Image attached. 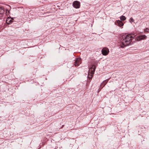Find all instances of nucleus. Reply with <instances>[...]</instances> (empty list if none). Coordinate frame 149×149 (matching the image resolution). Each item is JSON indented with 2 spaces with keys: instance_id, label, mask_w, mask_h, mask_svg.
<instances>
[{
  "instance_id": "obj_7",
  "label": "nucleus",
  "mask_w": 149,
  "mask_h": 149,
  "mask_svg": "<svg viewBox=\"0 0 149 149\" xmlns=\"http://www.w3.org/2000/svg\"><path fill=\"white\" fill-rule=\"evenodd\" d=\"M6 22L8 24H10V23H12L13 22V19H10V18H7Z\"/></svg>"
},
{
  "instance_id": "obj_6",
  "label": "nucleus",
  "mask_w": 149,
  "mask_h": 149,
  "mask_svg": "<svg viewBox=\"0 0 149 149\" xmlns=\"http://www.w3.org/2000/svg\"><path fill=\"white\" fill-rule=\"evenodd\" d=\"M146 37L145 35H141L137 36L136 37V39L138 41H140L142 40L146 39Z\"/></svg>"
},
{
  "instance_id": "obj_4",
  "label": "nucleus",
  "mask_w": 149,
  "mask_h": 149,
  "mask_svg": "<svg viewBox=\"0 0 149 149\" xmlns=\"http://www.w3.org/2000/svg\"><path fill=\"white\" fill-rule=\"evenodd\" d=\"M102 54L104 56L107 55L109 52V50L107 48H104L102 50Z\"/></svg>"
},
{
  "instance_id": "obj_1",
  "label": "nucleus",
  "mask_w": 149,
  "mask_h": 149,
  "mask_svg": "<svg viewBox=\"0 0 149 149\" xmlns=\"http://www.w3.org/2000/svg\"><path fill=\"white\" fill-rule=\"evenodd\" d=\"M134 35L129 34L122 36L120 39V47L124 48V47L132 45L134 42L132 41L134 39Z\"/></svg>"
},
{
  "instance_id": "obj_5",
  "label": "nucleus",
  "mask_w": 149,
  "mask_h": 149,
  "mask_svg": "<svg viewBox=\"0 0 149 149\" xmlns=\"http://www.w3.org/2000/svg\"><path fill=\"white\" fill-rule=\"evenodd\" d=\"M81 63L80 58H76L74 62V65L76 67L78 66Z\"/></svg>"
},
{
  "instance_id": "obj_9",
  "label": "nucleus",
  "mask_w": 149,
  "mask_h": 149,
  "mask_svg": "<svg viewBox=\"0 0 149 149\" xmlns=\"http://www.w3.org/2000/svg\"><path fill=\"white\" fill-rule=\"evenodd\" d=\"M4 12V10L2 8H0V14H3Z\"/></svg>"
},
{
  "instance_id": "obj_12",
  "label": "nucleus",
  "mask_w": 149,
  "mask_h": 149,
  "mask_svg": "<svg viewBox=\"0 0 149 149\" xmlns=\"http://www.w3.org/2000/svg\"><path fill=\"white\" fill-rule=\"evenodd\" d=\"M148 30L149 29L148 28H146L145 29L144 31L146 32H149Z\"/></svg>"
},
{
  "instance_id": "obj_11",
  "label": "nucleus",
  "mask_w": 149,
  "mask_h": 149,
  "mask_svg": "<svg viewBox=\"0 0 149 149\" xmlns=\"http://www.w3.org/2000/svg\"><path fill=\"white\" fill-rule=\"evenodd\" d=\"M130 22L132 23L134 21V20L132 17H131L130 19Z\"/></svg>"
},
{
  "instance_id": "obj_3",
  "label": "nucleus",
  "mask_w": 149,
  "mask_h": 149,
  "mask_svg": "<svg viewBox=\"0 0 149 149\" xmlns=\"http://www.w3.org/2000/svg\"><path fill=\"white\" fill-rule=\"evenodd\" d=\"M80 3L78 1H75L73 3V6L76 8H79L80 6Z\"/></svg>"
},
{
  "instance_id": "obj_2",
  "label": "nucleus",
  "mask_w": 149,
  "mask_h": 149,
  "mask_svg": "<svg viewBox=\"0 0 149 149\" xmlns=\"http://www.w3.org/2000/svg\"><path fill=\"white\" fill-rule=\"evenodd\" d=\"M96 67L94 65H93L92 67L89 69L88 71V74L90 73L91 74V77H88V78L89 79H91L92 77V75L94 74V72L95 70Z\"/></svg>"
},
{
  "instance_id": "obj_8",
  "label": "nucleus",
  "mask_w": 149,
  "mask_h": 149,
  "mask_svg": "<svg viewBox=\"0 0 149 149\" xmlns=\"http://www.w3.org/2000/svg\"><path fill=\"white\" fill-rule=\"evenodd\" d=\"M117 25H118V26L120 27H121L123 25V24L120 20L117 21Z\"/></svg>"
},
{
  "instance_id": "obj_10",
  "label": "nucleus",
  "mask_w": 149,
  "mask_h": 149,
  "mask_svg": "<svg viewBox=\"0 0 149 149\" xmlns=\"http://www.w3.org/2000/svg\"><path fill=\"white\" fill-rule=\"evenodd\" d=\"M120 19L122 21H124L126 19V17L124 16H122L120 17Z\"/></svg>"
}]
</instances>
